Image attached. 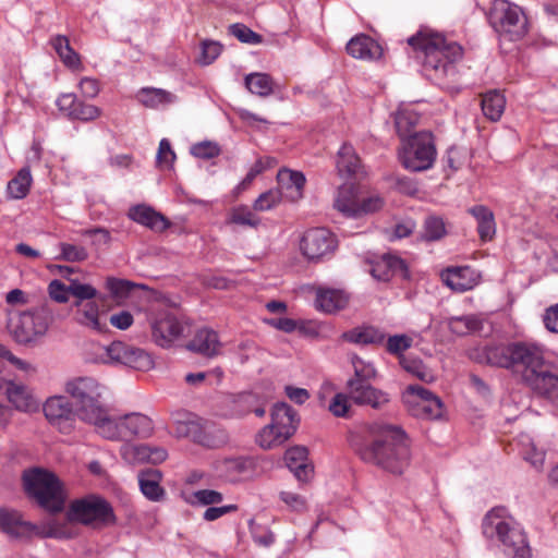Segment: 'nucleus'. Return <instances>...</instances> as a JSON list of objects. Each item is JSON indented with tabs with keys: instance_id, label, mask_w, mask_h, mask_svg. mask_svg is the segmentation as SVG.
Listing matches in <instances>:
<instances>
[{
	"instance_id": "obj_1",
	"label": "nucleus",
	"mask_w": 558,
	"mask_h": 558,
	"mask_svg": "<svg viewBox=\"0 0 558 558\" xmlns=\"http://www.w3.org/2000/svg\"><path fill=\"white\" fill-rule=\"evenodd\" d=\"M468 356L478 364L510 369L521 376L523 384L546 362L541 348L521 341L475 347L468 351Z\"/></svg>"
},
{
	"instance_id": "obj_2",
	"label": "nucleus",
	"mask_w": 558,
	"mask_h": 558,
	"mask_svg": "<svg viewBox=\"0 0 558 558\" xmlns=\"http://www.w3.org/2000/svg\"><path fill=\"white\" fill-rule=\"evenodd\" d=\"M408 44L421 60L426 76L435 81H442L453 73L454 63L463 57V48L458 43L448 41L444 35L427 29L411 36Z\"/></svg>"
},
{
	"instance_id": "obj_3",
	"label": "nucleus",
	"mask_w": 558,
	"mask_h": 558,
	"mask_svg": "<svg viewBox=\"0 0 558 558\" xmlns=\"http://www.w3.org/2000/svg\"><path fill=\"white\" fill-rule=\"evenodd\" d=\"M482 532L486 538L497 537L506 554L513 558H531V548L524 531L505 507H495L486 513L482 522Z\"/></svg>"
},
{
	"instance_id": "obj_4",
	"label": "nucleus",
	"mask_w": 558,
	"mask_h": 558,
	"mask_svg": "<svg viewBox=\"0 0 558 558\" xmlns=\"http://www.w3.org/2000/svg\"><path fill=\"white\" fill-rule=\"evenodd\" d=\"M482 532L486 538L497 537L506 554L513 558H531V548L524 531L505 507H495L486 513L482 522Z\"/></svg>"
},
{
	"instance_id": "obj_5",
	"label": "nucleus",
	"mask_w": 558,
	"mask_h": 558,
	"mask_svg": "<svg viewBox=\"0 0 558 558\" xmlns=\"http://www.w3.org/2000/svg\"><path fill=\"white\" fill-rule=\"evenodd\" d=\"M65 392L78 412V418L98 429L108 414L101 402L102 386L93 377H76L65 384Z\"/></svg>"
},
{
	"instance_id": "obj_6",
	"label": "nucleus",
	"mask_w": 558,
	"mask_h": 558,
	"mask_svg": "<svg viewBox=\"0 0 558 558\" xmlns=\"http://www.w3.org/2000/svg\"><path fill=\"white\" fill-rule=\"evenodd\" d=\"M23 481L26 493L41 508L50 513H59L64 509L66 494L53 473L35 468L24 472Z\"/></svg>"
},
{
	"instance_id": "obj_7",
	"label": "nucleus",
	"mask_w": 558,
	"mask_h": 558,
	"mask_svg": "<svg viewBox=\"0 0 558 558\" xmlns=\"http://www.w3.org/2000/svg\"><path fill=\"white\" fill-rule=\"evenodd\" d=\"M437 149L432 132L421 131L402 140L399 160L409 171L421 172L430 169L436 160Z\"/></svg>"
},
{
	"instance_id": "obj_8",
	"label": "nucleus",
	"mask_w": 558,
	"mask_h": 558,
	"mask_svg": "<svg viewBox=\"0 0 558 558\" xmlns=\"http://www.w3.org/2000/svg\"><path fill=\"white\" fill-rule=\"evenodd\" d=\"M48 530L44 532L39 526L26 521L23 514L11 508L0 507V531L15 539H29L33 536L68 538L70 533L56 520L48 522Z\"/></svg>"
},
{
	"instance_id": "obj_9",
	"label": "nucleus",
	"mask_w": 558,
	"mask_h": 558,
	"mask_svg": "<svg viewBox=\"0 0 558 558\" xmlns=\"http://www.w3.org/2000/svg\"><path fill=\"white\" fill-rule=\"evenodd\" d=\"M153 430V421L147 415L130 413L121 417L107 414L96 432L106 439L128 441L133 437H149Z\"/></svg>"
},
{
	"instance_id": "obj_10",
	"label": "nucleus",
	"mask_w": 558,
	"mask_h": 558,
	"mask_svg": "<svg viewBox=\"0 0 558 558\" xmlns=\"http://www.w3.org/2000/svg\"><path fill=\"white\" fill-rule=\"evenodd\" d=\"M68 520L84 525L107 526L116 523L111 505L102 497L88 495L70 504Z\"/></svg>"
},
{
	"instance_id": "obj_11",
	"label": "nucleus",
	"mask_w": 558,
	"mask_h": 558,
	"mask_svg": "<svg viewBox=\"0 0 558 558\" xmlns=\"http://www.w3.org/2000/svg\"><path fill=\"white\" fill-rule=\"evenodd\" d=\"M488 19L494 29L509 40H518L526 33L522 10L507 0H494Z\"/></svg>"
},
{
	"instance_id": "obj_12",
	"label": "nucleus",
	"mask_w": 558,
	"mask_h": 558,
	"mask_svg": "<svg viewBox=\"0 0 558 558\" xmlns=\"http://www.w3.org/2000/svg\"><path fill=\"white\" fill-rule=\"evenodd\" d=\"M53 320L52 312L44 305L38 308L20 313L11 318L10 327L19 343H29L43 337Z\"/></svg>"
},
{
	"instance_id": "obj_13",
	"label": "nucleus",
	"mask_w": 558,
	"mask_h": 558,
	"mask_svg": "<svg viewBox=\"0 0 558 558\" xmlns=\"http://www.w3.org/2000/svg\"><path fill=\"white\" fill-rule=\"evenodd\" d=\"M338 247L333 233L326 228H313L304 232L300 241V250L312 263H318L331 256Z\"/></svg>"
},
{
	"instance_id": "obj_14",
	"label": "nucleus",
	"mask_w": 558,
	"mask_h": 558,
	"mask_svg": "<svg viewBox=\"0 0 558 558\" xmlns=\"http://www.w3.org/2000/svg\"><path fill=\"white\" fill-rule=\"evenodd\" d=\"M46 418L62 433H70L74 427L78 412L65 396H53L43 405Z\"/></svg>"
},
{
	"instance_id": "obj_15",
	"label": "nucleus",
	"mask_w": 558,
	"mask_h": 558,
	"mask_svg": "<svg viewBox=\"0 0 558 558\" xmlns=\"http://www.w3.org/2000/svg\"><path fill=\"white\" fill-rule=\"evenodd\" d=\"M524 385L537 397L558 407V368L551 362L546 361Z\"/></svg>"
},
{
	"instance_id": "obj_16",
	"label": "nucleus",
	"mask_w": 558,
	"mask_h": 558,
	"mask_svg": "<svg viewBox=\"0 0 558 558\" xmlns=\"http://www.w3.org/2000/svg\"><path fill=\"white\" fill-rule=\"evenodd\" d=\"M411 449V439L399 426L385 425L372 441V453L401 452Z\"/></svg>"
},
{
	"instance_id": "obj_17",
	"label": "nucleus",
	"mask_w": 558,
	"mask_h": 558,
	"mask_svg": "<svg viewBox=\"0 0 558 558\" xmlns=\"http://www.w3.org/2000/svg\"><path fill=\"white\" fill-rule=\"evenodd\" d=\"M347 390L350 400L357 405L379 409L389 401L387 393L372 386L371 380L348 379Z\"/></svg>"
},
{
	"instance_id": "obj_18",
	"label": "nucleus",
	"mask_w": 558,
	"mask_h": 558,
	"mask_svg": "<svg viewBox=\"0 0 558 558\" xmlns=\"http://www.w3.org/2000/svg\"><path fill=\"white\" fill-rule=\"evenodd\" d=\"M183 326L172 314L160 315L151 324V337L161 348H169L182 335Z\"/></svg>"
},
{
	"instance_id": "obj_19",
	"label": "nucleus",
	"mask_w": 558,
	"mask_h": 558,
	"mask_svg": "<svg viewBox=\"0 0 558 558\" xmlns=\"http://www.w3.org/2000/svg\"><path fill=\"white\" fill-rule=\"evenodd\" d=\"M315 307L326 314L344 310L350 302V294L343 289L318 286L315 288Z\"/></svg>"
},
{
	"instance_id": "obj_20",
	"label": "nucleus",
	"mask_w": 558,
	"mask_h": 558,
	"mask_svg": "<svg viewBox=\"0 0 558 558\" xmlns=\"http://www.w3.org/2000/svg\"><path fill=\"white\" fill-rule=\"evenodd\" d=\"M372 275L381 281H389L393 277L402 280L410 279L409 266L401 257L387 253L373 266Z\"/></svg>"
},
{
	"instance_id": "obj_21",
	"label": "nucleus",
	"mask_w": 558,
	"mask_h": 558,
	"mask_svg": "<svg viewBox=\"0 0 558 558\" xmlns=\"http://www.w3.org/2000/svg\"><path fill=\"white\" fill-rule=\"evenodd\" d=\"M441 278L456 292H465L478 283V275L469 266L447 268Z\"/></svg>"
},
{
	"instance_id": "obj_22",
	"label": "nucleus",
	"mask_w": 558,
	"mask_h": 558,
	"mask_svg": "<svg viewBox=\"0 0 558 558\" xmlns=\"http://www.w3.org/2000/svg\"><path fill=\"white\" fill-rule=\"evenodd\" d=\"M279 191L282 197L290 202H296L303 197L306 183L305 175L301 171L282 169L277 174Z\"/></svg>"
},
{
	"instance_id": "obj_23",
	"label": "nucleus",
	"mask_w": 558,
	"mask_h": 558,
	"mask_svg": "<svg viewBox=\"0 0 558 558\" xmlns=\"http://www.w3.org/2000/svg\"><path fill=\"white\" fill-rule=\"evenodd\" d=\"M5 395L9 402L19 411L34 412L39 408V401L32 390L22 383L8 381Z\"/></svg>"
},
{
	"instance_id": "obj_24",
	"label": "nucleus",
	"mask_w": 558,
	"mask_h": 558,
	"mask_svg": "<svg viewBox=\"0 0 558 558\" xmlns=\"http://www.w3.org/2000/svg\"><path fill=\"white\" fill-rule=\"evenodd\" d=\"M270 424L288 440L295 433L299 418L292 407L278 402L272 408Z\"/></svg>"
},
{
	"instance_id": "obj_25",
	"label": "nucleus",
	"mask_w": 558,
	"mask_h": 558,
	"mask_svg": "<svg viewBox=\"0 0 558 558\" xmlns=\"http://www.w3.org/2000/svg\"><path fill=\"white\" fill-rule=\"evenodd\" d=\"M220 341L216 331L203 328L196 331L193 339L186 344V349L206 357L219 354Z\"/></svg>"
},
{
	"instance_id": "obj_26",
	"label": "nucleus",
	"mask_w": 558,
	"mask_h": 558,
	"mask_svg": "<svg viewBox=\"0 0 558 558\" xmlns=\"http://www.w3.org/2000/svg\"><path fill=\"white\" fill-rule=\"evenodd\" d=\"M347 52L355 59L376 60L383 56V48L369 36L361 34L349 40Z\"/></svg>"
},
{
	"instance_id": "obj_27",
	"label": "nucleus",
	"mask_w": 558,
	"mask_h": 558,
	"mask_svg": "<svg viewBox=\"0 0 558 558\" xmlns=\"http://www.w3.org/2000/svg\"><path fill=\"white\" fill-rule=\"evenodd\" d=\"M342 339L361 345H383L386 333L376 326L362 325L343 332Z\"/></svg>"
},
{
	"instance_id": "obj_28",
	"label": "nucleus",
	"mask_w": 558,
	"mask_h": 558,
	"mask_svg": "<svg viewBox=\"0 0 558 558\" xmlns=\"http://www.w3.org/2000/svg\"><path fill=\"white\" fill-rule=\"evenodd\" d=\"M129 217L156 232H162L170 227V221L163 215L145 205L132 207Z\"/></svg>"
},
{
	"instance_id": "obj_29",
	"label": "nucleus",
	"mask_w": 558,
	"mask_h": 558,
	"mask_svg": "<svg viewBox=\"0 0 558 558\" xmlns=\"http://www.w3.org/2000/svg\"><path fill=\"white\" fill-rule=\"evenodd\" d=\"M138 485L142 494L151 501H159L165 495V489L160 486L162 478L161 472L154 468L141 470L137 474Z\"/></svg>"
},
{
	"instance_id": "obj_30",
	"label": "nucleus",
	"mask_w": 558,
	"mask_h": 558,
	"mask_svg": "<svg viewBox=\"0 0 558 558\" xmlns=\"http://www.w3.org/2000/svg\"><path fill=\"white\" fill-rule=\"evenodd\" d=\"M203 418L192 413H183V417L174 421L173 435L177 438H189L197 444L203 428Z\"/></svg>"
},
{
	"instance_id": "obj_31",
	"label": "nucleus",
	"mask_w": 558,
	"mask_h": 558,
	"mask_svg": "<svg viewBox=\"0 0 558 558\" xmlns=\"http://www.w3.org/2000/svg\"><path fill=\"white\" fill-rule=\"evenodd\" d=\"M333 206L344 217L357 218L359 199L354 186L351 184L341 185L337 191Z\"/></svg>"
},
{
	"instance_id": "obj_32",
	"label": "nucleus",
	"mask_w": 558,
	"mask_h": 558,
	"mask_svg": "<svg viewBox=\"0 0 558 558\" xmlns=\"http://www.w3.org/2000/svg\"><path fill=\"white\" fill-rule=\"evenodd\" d=\"M468 211L477 221V232L482 241H489L496 233V223L493 211L484 206L476 205L468 209Z\"/></svg>"
},
{
	"instance_id": "obj_33",
	"label": "nucleus",
	"mask_w": 558,
	"mask_h": 558,
	"mask_svg": "<svg viewBox=\"0 0 558 558\" xmlns=\"http://www.w3.org/2000/svg\"><path fill=\"white\" fill-rule=\"evenodd\" d=\"M229 441V435L225 428L207 421H203V428L197 441L207 449H220Z\"/></svg>"
},
{
	"instance_id": "obj_34",
	"label": "nucleus",
	"mask_w": 558,
	"mask_h": 558,
	"mask_svg": "<svg viewBox=\"0 0 558 558\" xmlns=\"http://www.w3.org/2000/svg\"><path fill=\"white\" fill-rule=\"evenodd\" d=\"M284 464L301 484H307L314 477V464L308 456H284Z\"/></svg>"
},
{
	"instance_id": "obj_35",
	"label": "nucleus",
	"mask_w": 558,
	"mask_h": 558,
	"mask_svg": "<svg viewBox=\"0 0 558 558\" xmlns=\"http://www.w3.org/2000/svg\"><path fill=\"white\" fill-rule=\"evenodd\" d=\"M362 458L365 463L395 475L402 474L409 465L407 456H362Z\"/></svg>"
},
{
	"instance_id": "obj_36",
	"label": "nucleus",
	"mask_w": 558,
	"mask_h": 558,
	"mask_svg": "<svg viewBox=\"0 0 558 558\" xmlns=\"http://www.w3.org/2000/svg\"><path fill=\"white\" fill-rule=\"evenodd\" d=\"M130 344L122 341H113L109 345H96L95 354L96 362L109 364V363H124V356Z\"/></svg>"
},
{
	"instance_id": "obj_37",
	"label": "nucleus",
	"mask_w": 558,
	"mask_h": 558,
	"mask_svg": "<svg viewBox=\"0 0 558 558\" xmlns=\"http://www.w3.org/2000/svg\"><path fill=\"white\" fill-rule=\"evenodd\" d=\"M50 43L64 65L71 69H78L81 66V58L71 47L66 36L57 35L51 38Z\"/></svg>"
},
{
	"instance_id": "obj_38",
	"label": "nucleus",
	"mask_w": 558,
	"mask_h": 558,
	"mask_svg": "<svg viewBox=\"0 0 558 558\" xmlns=\"http://www.w3.org/2000/svg\"><path fill=\"white\" fill-rule=\"evenodd\" d=\"M32 183L31 169L29 167H24L8 182V195L14 199H22L28 194Z\"/></svg>"
},
{
	"instance_id": "obj_39",
	"label": "nucleus",
	"mask_w": 558,
	"mask_h": 558,
	"mask_svg": "<svg viewBox=\"0 0 558 558\" xmlns=\"http://www.w3.org/2000/svg\"><path fill=\"white\" fill-rule=\"evenodd\" d=\"M361 166L359 156L349 144H343L338 151L337 169L341 175L356 174Z\"/></svg>"
},
{
	"instance_id": "obj_40",
	"label": "nucleus",
	"mask_w": 558,
	"mask_h": 558,
	"mask_svg": "<svg viewBox=\"0 0 558 558\" xmlns=\"http://www.w3.org/2000/svg\"><path fill=\"white\" fill-rule=\"evenodd\" d=\"M506 100L497 90H489L482 98V111L492 121H498L504 113Z\"/></svg>"
},
{
	"instance_id": "obj_41",
	"label": "nucleus",
	"mask_w": 558,
	"mask_h": 558,
	"mask_svg": "<svg viewBox=\"0 0 558 558\" xmlns=\"http://www.w3.org/2000/svg\"><path fill=\"white\" fill-rule=\"evenodd\" d=\"M77 308V322L81 325L90 327L98 332L107 330V325L101 324L99 320V307L96 302L89 301L85 304L82 303V306Z\"/></svg>"
},
{
	"instance_id": "obj_42",
	"label": "nucleus",
	"mask_w": 558,
	"mask_h": 558,
	"mask_svg": "<svg viewBox=\"0 0 558 558\" xmlns=\"http://www.w3.org/2000/svg\"><path fill=\"white\" fill-rule=\"evenodd\" d=\"M245 87L259 97H268L274 92V81L266 73H250L244 77Z\"/></svg>"
},
{
	"instance_id": "obj_43",
	"label": "nucleus",
	"mask_w": 558,
	"mask_h": 558,
	"mask_svg": "<svg viewBox=\"0 0 558 558\" xmlns=\"http://www.w3.org/2000/svg\"><path fill=\"white\" fill-rule=\"evenodd\" d=\"M255 441L262 450H272L287 439L271 424H268L257 433Z\"/></svg>"
},
{
	"instance_id": "obj_44",
	"label": "nucleus",
	"mask_w": 558,
	"mask_h": 558,
	"mask_svg": "<svg viewBox=\"0 0 558 558\" xmlns=\"http://www.w3.org/2000/svg\"><path fill=\"white\" fill-rule=\"evenodd\" d=\"M153 364L154 362L147 352L140 348L129 345L123 365L137 371H148L153 367Z\"/></svg>"
},
{
	"instance_id": "obj_45",
	"label": "nucleus",
	"mask_w": 558,
	"mask_h": 558,
	"mask_svg": "<svg viewBox=\"0 0 558 558\" xmlns=\"http://www.w3.org/2000/svg\"><path fill=\"white\" fill-rule=\"evenodd\" d=\"M448 328L457 336H465L478 330L481 328V320L473 315L451 317L448 322Z\"/></svg>"
},
{
	"instance_id": "obj_46",
	"label": "nucleus",
	"mask_w": 558,
	"mask_h": 558,
	"mask_svg": "<svg viewBox=\"0 0 558 558\" xmlns=\"http://www.w3.org/2000/svg\"><path fill=\"white\" fill-rule=\"evenodd\" d=\"M446 225L441 217L428 216L424 220L422 239L426 242L438 241L446 235Z\"/></svg>"
},
{
	"instance_id": "obj_47",
	"label": "nucleus",
	"mask_w": 558,
	"mask_h": 558,
	"mask_svg": "<svg viewBox=\"0 0 558 558\" xmlns=\"http://www.w3.org/2000/svg\"><path fill=\"white\" fill-rule=\"evenodd\" d=\"M413 344V338L405 333H398L393 336L386 337V340L383 345H385L386 351L401 360L404 357V352L409 350Z\"/></svg>"
},
{
	"instance_id": "obj_48",
	"label": "nucleus",
	"mask_w": 558,
	"mask_h": 558,
	"mask_svg": "<svg viewBox=\"0 0 558 558\" xmlns=\"http://www.w3.org/2000/svg\"><path fill=\"white\" fill-rule=\"evenodd\" d=\"M142 102L146 107L155 108L159 105L171 104L175 100V96L160 88H143L141 90Z\"/></svg>"
},
{
	"instance_id": "obj_49",
	"label": "nucleus",
	"mask_w": 558,
	"mask_h": 558,
	"mask_svg": "<svg viewBox=\"0 0 558 558\" xmlns=\"http://www.w3.org/2000/svg\"><path fill=\"white\" fill-rule=\"evenodd\" d=\"M351 364L354 375L350 379L354 380H373L377 377V371L372 362L364 361L357 354L351 355Z\"/></svg>"
},
{
	"instance_id": "obj_50",
	"label": "nucleus",
	"mask_w": 558,
	"mask_h": 558,
	"mask_svg": "<svg viewBox=\"0 0 558 558\" xmlns=\"http://www.w3.org/2000/svg\"><path fill=\"white\" fill-rule=\"evenodd\" d=\"M444 403L439 397L432 398L427 402H417L416 415L427 420H439L444 415Z\"/></svg>"
},
{
	"instance_id": "obj_51",
	"label": "nucleus",
	"mask_w": 558,
	"mask_h": 558,
	"mask_svg": "<svg viewBox=\"0 0 558 558\" xmlns=\"http://www.w3.org/2000/svg\"><path fill=\"white\" fill-rule=\"evenodd\" d=\"M418 116L413 111L402 110L397 112L395 118V125L398 135L403 138H407L410 131L417 124Z\"/></svg>"
},
{
	"instance_id": "obj_52",
	"label": "nucleus",
	"mask_w": 558,
	"mask_h": 558,
	"mask_svg": "<svg viewBox=\"0 0 558 558\" xmlns=\"http://www.w3.org/2000/svg\"><path fill=\"white\" fill-rule=\"evenodd\" d=\"M70 293L76 301L74 302L75 307H81L83 301H92L97 295V290L87 283H81L77 280H70Z\"/></svg>"
},
{
	"instance_id": "obj_53",
	"label": "nucleus",
	"mask_w": 558,
	"mask_h": 558,
	"mask_svg": "<svg viewBox=\"0 0 558 558\" xmlns=\"http://www.w3.org/2000/svg\"><path fill=\"white\" fill-rule=\"evenodd\" d=\"M282 192L277 189L262 193L253 204L256 211H266L276 207L282 201Z\"/></svg>"
},
{
	"instance_id": "obj_54",
	"label": "nucleus",
	"mask_w": 558,
	"mask_h": 558,
	"mask_svg": "<svg viewBox=\"0 0 558 558\" xmlns=\"http://www.w3.org/2000/svg\"><path fill=\"white\" fill-rule=\"evenodd\" d=\"M231 222L257 228L260 223V219L246 206H239L232 210Z\"/></svg>"
},
{
	"instance_id": "obj_55",
	"label": "nucleus",
	"mask_w": 558,
	"mask_h": 558,
	"mask_svg": "<svg viewBox=\"0 0 558 558\" xmlns=\"http://www.w3.org/2000/svg\"><path fill=\"white\" fill-rule=\"evenodd\" d=\"M60 256L58 259L76 263L84 262L88 258V253L85 247L69 244V243H60Z\"/></svg>"
},
{
	"instance_id": "obj_56",
	"label": "nucleus",
	"mask_w": 558,
	"mask_h": 558,
	"mask_svg": "<svg viewBox=\"0 0 558 558\" xmlns=\"http://www.w3.org/2000/svg\"><path fill=\"white\" fill-rule=\"evenodd\" d=\"M223 464L227 475L234 477L238 474L244 473L252 465V462L246 456H232L226 458Z\"/></svg>"
},
{
	"instance_id": "obj_57",
	"label": "nucleus",
	"mask_w": 558,
	"mask_h": 558,
	"mask_svg": "<svg viewBox=\"0 0 558 558\" xmlns=\"http://www.w3.org/2000/svg\"><path fill=\"white\" fill-rule=\"evenodd\" d=\"M106 287L114 298L124 299L129 296L136 284L129 280L108 278Z\"/></svg>"
},
{
	"instance_id": "obj_58",
	"label": "nucleus",
	"mask_w": 558,
	"mask_h": 558,
	"mask_svg": "<svg viewBox=\"0 0 558 558\" xmlns=\"http://www.w3.org/2000/svg\"><path fill=\"white\" fill-rule=\"evenodd\" d=\"M279 499L291 510L294 512H304L307 510V501L305 497L300 494L281 490L279 493Z\"/></svg>"
},
{
	"instance_id": "obj_59",
	"label": "nucleus",
	"mask_w": 558,
	"mask_h": 558,
	"mask_svg": "<svg viewBox=\"0 0 558 558\" xmlns=\"http://www.w3.org/2000/svg\"><path fill=\"white\" fill-rule=\"evenodd\" d=\"M191 154L199 159H211L220 155V147L217 143L204 141L191 147Z\"/></svg>"
},
{
	"instance_id": "obj_60",
	"label": "nucleus",
	"mask_w": 558,
	"mask_h": 558,
	"mask_svg": "<svg viewBox=\"0 0 558 558\" xmlns=\"http://www.w3.org/2000/svg\"><path fill=\"white\" fill-rule=\"evenodd\" d=\"M230 33L236 37L240 41L245 44H260L263 41L262 35L253 32L251 28L241 23L232 24Z\"/></svg>"
},
{
	"instance_id": "obj_61",
	"label": "nucleus",
	"mask_w": 558,
	"mask_h": 558,
	"mask_svg": "<svg viewBox=\"0 0 558 558\" xmlns=\"http://www.w3.org/2000/svg\"><path fill=\"white\" fill-rule=\"evenodd\" d=\"M100 113L101 110L98 107L78 101L75 110L70 112V118L82 121H92L97 119Z\"/></svg>"
},
{
	"instance_id": "obj_62",
	"label": "nucleus",
	"mask_w": 558,
	"mask_h": 558,
	"mask_svg": "<svg viewBox=\"0 0 558 558\" xmlns=\"http://www.w3.org/2000/svg\"><path fill=\"white\" fill-rule=\"evenodd\" d=\"M222 46L218 41L205 40L202 44L201 63L208 65L221 53Z\"/></svg>"
},
{
	"instance_id": "obj_63",
	"label": "nucleus",
	"mask_w": 558,
	"mask_h": 558,
	"mask_svg": "<svg viewBox=\"0 0 558 558\" xmlns=\"http://www.w3.org/2000/svg\"><path fill=\"white\" fill-rule=\"evenodd\" d=\"M174 159L175 154L171 148L170 142L167 138H162L157 153V163L160 167L170 168Z\"/></svg>"
},
{
	"instance_id": "obj_64",
	"label": "nucleus",
	"mask_w": 558,
	"mask_h": 558,
	"mask_svg": "<svg viewBox=\"0 0 558 558\" xmlns=\"http://www.w3.org/2000/svg\"><path fill=\"white\" fill-rule=\"evenodd\" d=\"M383 206L384 199L378 195L363 198L361 202L359 201L357 218L363 215L374 214L381 209Z\"/></svg>"
}]
</instances>
